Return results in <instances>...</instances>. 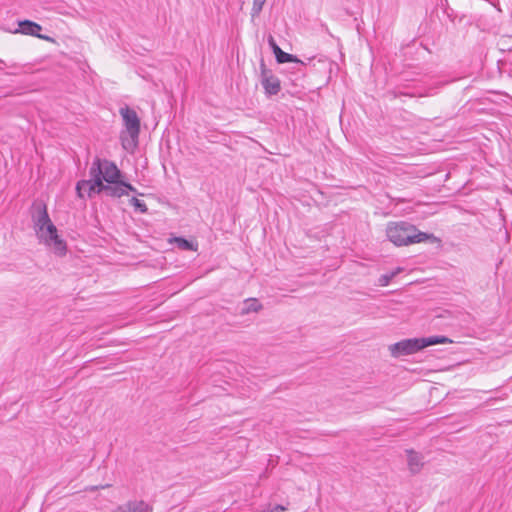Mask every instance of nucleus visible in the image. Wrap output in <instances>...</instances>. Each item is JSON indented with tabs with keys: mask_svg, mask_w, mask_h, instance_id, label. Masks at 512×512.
Listing matches in <instances>:
<instances>
[{
	"mask_svg": "<svg viewBox=\"0 0 512 512\" xmlns=\"http://www.w3.org/2000/svg\"><path fill=\"white\" fill-rule=\"evenodd\" d=\"M265 2L266 0H253V5L251 9V16L253 18L257 17L261 13Z\"/></svg>",
	"mask_w": 512,
	"mask_h": 512,
	"instance_id": "nucleus-17",
	"label": "nucleus"
},
{
	"mask_svg": "<svg viewBox=\"0 0 512 512\" xmlns=\"http://www.w3.org/2000/svg\"><path fill=\"white\" fill-rule=\"evenodd\" d=\"M286 508L283 505L276 504V505H268L263 509L262 512H284Z\"/></svg>",
	"mask_w": 512,
	"mask_h": 512,
	"instance_id": "nucleus-19",
	"label": "nucleus"
},
{
	"mask_svg": "<svg viewBox=\"0 0 512 512\" xmlns=\"http://www.w3.org/2000/svg\"><path fill=\"white\" fill-rule=\"evenodd\" d=\"M388 239L396 246H407L414 243H421L430 238L431 235L420 232L414 225L407 222L389 223L386 228Z\"/></svg>",
	"mask_w": 512,
	"mask_h": 512,
	"instance_id": "nucleus-2",
	"label": "nucleus"
},
{
	"mask_svg": "<svg viewBox=\"0 0 512 512\" xmlns=\"http://www.w3.org/2000/svg\"><path fill=\"white\" fill-rule=\"evenodd\" d=\"M446 343H452V340L446 336L411 338L391 344L389 346V351L392 357L399 358L401 356L414 354L428 346Z\"/></svg>",
	"mask_w": 512,
	"mask_h": 512,
	"instance_id": "nucleus-3",
	"label": "nucleus"
},
{
	"mask_svg": "<svg viewBox=\"0 0 512 512\" xmlns=\"http://www.w3.org/2000/svg\"><path fill=\"white\" fill-rule=\"evenodd\" d=\"M32 220L34 230L40 242L49 246L56 255H65L67 251L66 243L58 235L57 228L52 223L47 212V206L44 203L36 205V213L33 214Z\"/></svg>",
	"mask_w": 512,
	"mask_h": 512,
	"instance_id": "nucleus-1",
	"label": "nucleus"
},
{
	"mask_svg": "<svg viewBox=\"0 0 512 512\" xmlns=\"http://www.w3.org/2000/svg\"><path fill=\"white\" fill-rule=\"evenodd\" d=\"M120 115L122 116L126 132L130 140L122 136V145L126 150L134 149L138 144V137L140 133V119L135 110L128 106L120 108Z\"/></svg>",
	"mask_w": 512,
	"mask_h": 512,
	"instance_id": "nucleus-4",
	"label": "nucleus"
},
{
	"mask_svg": "<svg viewBox=\"0 0 512 512\" xmlns=\"http://www.w3.org/2000/svg\"><path fill=\"white\" fill-rule=\"evenodd\" d=\"M261 309H262V305L258 302V300L255 298H251V299H247L245 301V306L242 309L241 314L245 315L250 312H258Z\"/></svg>",
	"mask_w": 512,
	"mask_h": 512,
	"instance_id": "nucleus-14",
	"label": "nucleus"
},
{
	"mask_svg": "<svg viewBox=\"0 0 512 512\" xmlns=\"http://www.w3.org/2000/svg\"><path fill=\"white\" fill-rule=\"evenodd\" d=\"M109 512H152V507L143 500H130Z\"/></svg>",
	"mask_w": 512,
	"mask_h": 512,
	"instance_id": "nucleus-11",
	"label": "nucleus"
},
{
	"mask_svg": "<svg viewBox=\"0 0 512 512\" xmlns=\"http://www.w3.org/2000/svg\"><path fill=\"white\" fill-rule=\"evenodd\" d=\"M402 271V268L398 267L394 271L390 273H386L380 276L378 282L380 286H387L390 281L400 272Z\"/></svg>",
	"mask_w": 512,
	"mask_h": 512,
	"instance_id": "nucleus-16",
	"label": "nucleus"
},
{
	"mask_svg": "<svg viewBox=\"0 0 512 512\" xmlns=\"http://www.w3.org/2000/svg\"><path fill=\"white\" fill-rule=\"evenodd\" d=\"M89 175V180H81L77 182L76 192L80 198H83L85 193H87L88 197H92L93 194H99V187L94 185V181H96L97 178H100L99 166L95 165L94 167H90Z\"/></svg>",
	"mask_w": 512,
	"mask_h": 512,
	"instance_id": "nucleus-7",
	"label": "nucleus"
},
{
	"mask_svg": "<svg viewBox=\"0 0 512 512\" xmlns=\"http://www.w3.org/2000/svg\"><path fill=\"white\" fill-rule=\"evenodd\" d=\"M94 185L99 187L98 192H104L107 196L119 198L125 195V182L118 180L115 184H104L102 178H97Z\"/></svg>",
	"mask_w": 512,
	"mask_h": 512,
	"instance_id": "nucleus-10",
	"label": "nucleus"
},
{
	"mask_svg": "<svg viewBox=\"0 0 512 512\" xmlns=\"http://www.w3.org/2000/svg\"><path fill=\"white\" fill-rule=\"evenodd\" d=\"M268 43H269V45H270L271 49L273 50V53H275V52H276V49H277V48H280V47L277 45V43H276L275 39L273 38V36H269V37H268Z\"/></svg>",
	"mask_w": 512,
	"mask_h": 512,
	"instance_id": "nucleus-20",
	"label": "nucleus"
},
{
	"mask_svg": "<svg viewBox=\"0 0 512 512\" xmlns=\"http://www.w3.org/2000/svg\"><path fill=\"white\" fill-rule=\"evenodd\" d=\"M407 465L411 474L416 475L420 473L424 466V457L421 453L412 449L406 450Z\"/></svg>",
	"mask_w": 512,
	"mask_h": 512,
	"instance_id": "nucleus-12",
	"label": "nucleus"
},
{
	"mask_svg": "<svg viewBox=\"0 0 512 512\" xmlns=\"http://www.w3.org/2000/svg\"><path fill=\"white\" fill-rule=\"evenodd\" d=\"M0 63H4V61L0 59Z\"/></svg>",
	"mask_w": 512,
	"mask_h": 512,
	"instance_id": "nucleus-22",
	"label": "nucleus"
},
{
	"mask_svg": "<svg viewBox=\"0 0 512 512\" xmlns=\"http://www.w3.org/2000/svg\"><path fill=\"white\" fill-rule=\"evenodd\" d=\"M261 84L265 93L270 96L276 95L281 89L280 80L270 70L266 69L263 62L261 63Z\"/></svg>",
	"mask_w": 512,
	"mask_h": 512,
	"instance_id": "nucleus-8",
	"label": "nucleus"
},
{
	"mask_svg": "<svg viewBox=\"0 0 512 512\" xmlns=\"http://www.w3.org/2000/svg\"><path fill=\"white\" fill-rule=\"evenodd\" d=\"M95 165L99 166L100 177L102 178V182L106 181L108 184H115L119 180L121 176V171L118 169L115 163L106 159L102 160L96 157L91 167H94Z\"/></svg>",
	"mask_w": 512,
	"mask_h": 512,
	"instance_id": "nucleus-5",
	"label": "nucleus"
},
{
	"mask_svg": "<svg viewBox=\"0 0 512 512\" xmlns=\"http://www.w3.org/2000/svg\"><path fill=\"white\" fill-rule=\"evenodd\" d=\"M274 55L278 63L297 62L303 64L296 56L282 51L281 48H277Z\"/></svg>",
	"mask_w": 512,
	"mask_h": 512,
	"instance_id": "nucleus-13",
	"label": "nucleus"
},
{
	"mask_svg": "<svg viewBox=\"0 0 512 512\" xmlns=\"http://www.w3.org/2000/svg\"><path fill=\"white\" fill-rule=\"evenodd\" d=\"M89 175V180H81L77 182L76 192L80 198H83L85 193H87L88 197H92L93 194H99V187L94 185V181H96L97 178H100L99 166L95 165L94 167H90Z\"/></svg>",
	"mask_w": 512,
	"mask_h": 512,
	"instance_id": "nucleus-6",
	"label": "nucleus"
},
{
	"mask_svg": "<svg viewBox=\"0 0 512 512\" xmlns=\"http://www.w3.org/2000/svg\"><path fill=\"white\" fill-rule=\"evenodd\" d=\"M171 242L175 243L176 246L181 250H197V245L182 237H174Z\"/></svg>",
	"mask_w": 512,
	"mask_h": 512,
	"instance_id": "nucleus-15",
	"label": "nucleus"
},
{
	"mask_svg": "<svg viewBox=\"0 0 512 512\" xmlns=\"http://www.w3.org/2000/svg\"><path fill=\"white\" fill-rule=\"evenodd\" d=\"M41 29H42V27L38 23L30 21V20H23V21L19 22V28L16 29L14 31V33H22L25 35L37 37L39 39H42V40H45V41H48L51 43H55L54 38L47 36V35L40 34L39 32L41 31Z\"/></svg>",
	"mask_w": 512,
	"mask_h": 512,
	"instance_id": "nucleus-9",
	"label": "nucleus"
},
{
	"mask_svg": "<svg viewBox=\"0 0 512 512\" xmlns=\"http://www.w3.org/2000/svg\"><path fill=\"white\" fill-rule=\"evenodd\" d=\"M130 204H131V205H132V206H133L137 211H139V212H141V213H146V212H147V210H148V208H147L146 204H145L143 201H141V200H139L138 198H136V197H132V198L130 199Z\"/></svg>",
	"mask_w": 512,
	"mask_h": 512,
	"instance_id": "nucleus-18",
	"label": "nucleus"
},
{
	"mask_svg": "<svg viewBox=\"0 0 512 512\" xmlns=\"http://www.w3.org/2000/svg\"><path fill=\"white\" fill-rule=\"evenodd\" d=\"M128 191H131V192H137L136 188L134 186H132L131 184L125 182V195L128 194Z\"/></svg>",
	"mask_w": 512,
	"mask_h": 512,
	"instance_id": "nucleus-21",
	"label": "nucleus"
}]
</instances>
